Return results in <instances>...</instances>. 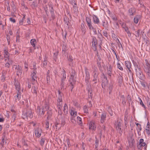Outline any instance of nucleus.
Masks as SVG:
<instances>
[{
	"label": "nucleus",
	"instance_id": "1",
	"mask_svg": "<svg viewBox=\"0 0 150 150\" xmlns=\"http://www.w3.org/2000/svg\"><path fill=\"white\" fill-rule=\"evenodd\" d=\"M145 66L144 69V71L146 74L147 78L150 80V59L149 61L148 60H145Z\"/></svg>",
	"mask_w": 150,
	"mask_h": 150
},
{
	"label": "nucleus",
	"instance_id": "2",
	"mask_svg": "<svg viewBox=\"0 0 150 150\" xmlns=\"http://www.w3.org/2000/svg\"><path fill=\"white\" fill-rule=\"evenodd\" d=\"M49 108V104L47 103H45L44 106H43L42 108H40L39 106L37 107V112L38 114H39L40 115H44L45 112L48 110Z\"/></svg>",
	"mask_w": 150,
	"mask_h": 150
},
{
	"label": "nucleus",
	"instance_id": "3",
	"mask_svg": "<svg viewBox=\"0 0 150 150\" xmlns=\"http://www.w3.org/2000/svg\"><path fill=\"white\" fill-rule=\"evenodd\" d=\"M33 116L32 112L30 110H27L25 112H23L22 115V117L23 119H28V117L31 119L32 118Z\"/></svg>",
	"mask_w": 150,
	"mask_h": 150
},
{
	"label": "nucleus",
	"instance_id": "4",
	"mask_svg": "<svg viewBox=\"0 0 150 150\" xmlns=\"http://www.w3.org/2000/svg\"><path fill=\"white\" fill-rule=\"evenodd\" d=\"M121 123L118 120L115 121V126L117 130L118 131L119 133L121 135L122 133V130L121 128Z\"/></svg>",
	"mask_w": 150,
	"mask_h": 150
},
{
	"label": "nucleus",
	"instance_id": "5",
	"mask_svg": "<svg viewBox=\"0 0 150 150\" xmlns=\"http://www.w3.org/2000/svg\"><path fill=\"white\" fill-rule=\"evenodd\" d=\"M74 74H72L71 75V76L69 81L70 84L69 86H70L71 88V91H72V90L74 88V85L75 84V80L74 78Z\"/></svg>",
	"mask_w": 150,
	"mask_h": 150
},
{
	"label": "nucleus",
	"instance_id": "6",
	"mask_svg": "<svg viewBox=\"0 0 150 150\" xmlns=\"http://www.w3.org/2000/svg\"><path fill=\"white\" fill-rule=\"evenodd\" d=\"M93 81L95 83H97V80L98 78V76L99 74V72L98 70V69L96 67H94L93 69Z\"/></svg>",
	"mask_w": 150,
	"mask_h": 150
},
{
	"label": "nucleus",
	"instance_id": "7",
	"mask_svg": "<svg viewBox=\"0 0 150 150\" xmlns=\"http://www.w3.org/2000/svg\"><path fill=\"white\" fill-rule=\"evenodd\" d=\"M102 76L103 78V82L102 83V86L103 88H105V87L108 84V81L107 80V77L103 74Z\"/></svg>",
	"mask_w": 150,
	"mask_h": 150
},
{
	"label": "nucleus",
	"instance_id": "8",
	"mask_svg": "<svg viewBox=\"0 0 150 150\" xmlns=\"http://www.w3.org/2000/svg\"><path fill=\"white\" fill-rule=\"evenodd\" d=\"M86 21L89 29L90 30L93 29L94 28L92 25V23L91 19L89 17H86Z\"/></svg>",
	"mask_w": 150,
	"mask_h": 150
},
{
	"label": "nucleus",
	"instance_id": "9",
	"mask_svg": "<svg viewBox=\"0 0 150 150\" xmlns=\"http://www.w3.org/2000/svg\"><path fill=\"white\" fill-rule=\"evenodd\" d=\"M136 10L135 8L132 7L129 8L128 10V15L129 16H133L136 13Z\"/></svg>",
	"mask_w": 150,
	"mask_h": 150
},
{
	"label": "nucleus",
	"instance_id": "10",
	"mask_svg": "<svg viewBox=\"0 0 150 150\" xmlns=\"http://www.w3.org/2000/svg\"><path fill=\"white\" fill-rule=\"evenodd\" d=\"M136 74L137 76L141 79H142L143 77V75L142 72L141 70L140 69L138 68L135 69Z\"/></svg>",
	"mask_w": 150,
	"mask_h": 150
},
{
	"label": "nucleus",
	"instance_id": "11",
	"mask_svg": "<svg viewBox=\"0 0 150 150\" xmlns=\"http://www.w3.org/2000/svg\"><path fill=\"white\" fill-rule=\"evenodd\" d=\"M96 126L94 121L92 120L90 122L89 127V129H92L94 131L96 129Z\"/></svg>",
	"mask_w": 150,
	"mask_h": 150
},
{
	"label": "nucleus",
	"instance_id": "12",
	"mask_svg": "<svg viewBox=\"0 0 150 150\" xmlns=\"http://www.w3.org/2000/svg\"><path fill=\"white\" fill-rule=\"evenodd\" d=\"M42 132V129L39 128H37L35 130V135L38 138H39L41 136Z\"/></svg>",
	"mask_w": 150,
	"mask_h": 150
},
{
	"label": "nucleus",
	"instance_id": "13",
	"mask_svg": "<svg viewBox=\"0 0 150 150\" xmlns=\"http://www.w3.org/2000/svg\"><path fill=\"white\" fill-rule=\"evenodd\" d=\"M31 91L32 93L35 95V97L37 96L38 93V86L37 85L33 86Z\"/></svg>",
	"mask_w": 150,
	"mask_h": 150
},
{
	"label": "nucleus",
	"instance_id": "14",
	"mask_svg": "<svg viewBox=\"0 0 150 150\" xmlns=\"http://www.w3.org/2000/svg\"><path fill=\"white\" fill-rule=\"evenodd\" d=\"M106 113L104 111L102 112V114L100 116V122L103 123L106 120Z\"/></svg>",
	"mask_w": 150,
	"mask_h": 150
},
{
	"label": "nucleus",
	"instance_id": "15",
	"mask_svg": "<svg viewBox=\"0 0 150 150\" xmlns=\"http://www.w3.org/2000/svg\"><path fill=\"white\" fill-rule=\"evenodd\" d=\"M86 73L85 82L88 84L90 80V74L88 69H86L85 70Z\"/></svg>",
	"mask_w": 150,
	"mask_h": 150
},
{
	"label": "nucleus",
	"instance_id": "16",
	"mask_svg": "<svg viewBox=\"0 0 150 150\" xmlns=\"http://www.w3.org/2000/svg\"><path fill=\"white\" fill-rule=\"evenodd\" d=\"M61 125L59 123L57 122L55 124V127L57 129L60 128L61 127L63 126L65 124V120L64 118H61Z\"/></svg>",
	"mask_w": 150,
	"mask_h": 150
},
{
	"label": "nucleus",
	"instance_id": "17",
	"mask_svg": "<svg viewBox=\"0 0 150 150\" xmlns=\"http://www.w3.org/2000/svg\"><path fill=\"white\" fill-rule=\"evenodd\" d=\"M36 66L34 67L33 70V72L31 74V76L32 79L34 80V79H36L37 77L36 76Z\"/></svg>",
	"mask_w": 150,
	"mask_h": 150
},
{
	"label": "nucleus",
	"instance_id": "18",
	"mask_svg": "<svg viewBox=\"0 0 150 150\" xmlns=\"http://www.w3.org/2000/svg\"><path fill=\"white\" fill-rule=\"evenodd\" d=\"M93 19L94 23L95 24H98L100 23L99 20L98 18L96 15H94L93 16Z\"/></svg>",
	"mask_w": 150,
	"mask_h": 150
},
{
	"label": "nucleus",
	"instance_id": "19",
	"mask_svg": "<svg viewBox=\"0 0 150 150\" xmlns=\"http://www.w3.org/2000/svg\"><path fill=\"white\" fill-rule=\"evenodd\" d=\"M88 90V98L91 99H92L93 94L92 93V90L90 86H88V88H87Z\"/></svg>",
	"mask_w": 150,
	"mask_h": 150
},
{
	"label": "nucleus",
	"instance_id": "20",
	"mask_svg": "<svg viewBox=\"0 0 150 150\" xmlns=\"http://www.w3.org/2000/svg\"><path fill=\"white\" fill-rule=\"evenodd\" d=\"M21 92H17L16 95L14 96L15 101L17 102L19 101L21 98Z\"/></svg>",
	"mask_w": 150,
	"mask_h": 150
},
{
	"label": "nucleus",
	"instance_id": "21",
	"mask_svg": "<svg viewBox=\"0 0 150 150\" xmlns=\"http://www.w3.org/2000/svg\"><path fill=\"white\" fill-rule=\"evenodd\" d=\"M73 6V12L76 14H77L78 12V9L77 6L76 4V2L74 4Z\"/></svg>",
	"mask_w": 150,
	"mask_h": 150
},
{
	"label": "nucleus",
	"instance_id": "22",
	"mask_svg": "<svg viewBox=\"0 0 150 150\" xmlns=\"http://www.w3.org/2000/svg\"><path fill=\"white\" fill-rule=\"evenodd\" d=\"M22 68L21 67H18V68L16 70V74L18 76H21L22 74Z\"/></svg>",
	"mask_w": 150,
	"mask_h": 150
},
{
	"label": "nucleus",
	"instance_id": "23",
	"mask_svg": "<svg viewBox=\"0 0 150 150\" xmlns=\"http://www.w3.org/2000/svg\"><path fill=\"white\" fill-rule=\"evenodd\" d=\"M125 66L127 67L129 71H131L130 70L131 65V62L128 61H125Z\"/></svg>",
	"mask_w": 150,
	"mask_h": 150
},
{
	"label": "nucleus",
	"instance_id": "24",
	"mask_svg": "<svg viewBox=\"0 0 150 150\" xmlns=\"http://www.w3.org/2000/svg\"><path fill=\"white\" fill-rule=\"evenodd\" d=\"M81 29L82 33L83 34V35H84L86 32V28L84 24L83 23H81Z\"/></svg>",
	"mask_w": 150,
	"mask_h": 150
},
{
	"label": "nucleus",
	"instance_id": "25",
	"mask_svg": "<svg viewBox=\"0 0 150 150\" xmlns=\"http://www.w3.org/2000/svg\"><path fill=\"white\" fill-rule=\"evenodd\" d=\"M92 46L93 47H95L96 48V45H97V40L95 37H93L92 38Z\"/></svg>",
	"mask_w": 150,
	"mask_h": 150
},
{
	"label": "nucleus",
	"instance_id": "26",
	"mask_svg": "<svg viewBox=\"0 0 150 150\" xmlns=\"http://www.w3.org/2000/svg\"><path fill=\"white\" fill-rule=\"evenodd\" d=\"M112 69L110 66H109L108 68L107 69V73L110 76H111L112 75Z\"/></svg>",
	"mask_w": 150,
	"mask_h": 150
},
{
	"label": "nucleus",
	"instance_id": "27",
	"mask_svg": "<svg viewBox=\"0 0 150 150\" xmlns=\"http://www.w3.org/2000/svg\"><path fill=\"white\" fill-rule=\"evenodd\" d=\"M96 140L95 141V143L94 144L95 148L97 150L98 149L99 146V140L96 137H95Z\"/></svg>",
	"mask_w": 150,
	"mask_h": 150
},
{
	"label": "nucleus",
	"instance_id": "28",
	"mask_svg": "<svg viewBox=\"0 0 150 150\" xmlns=\"http://www.w3.org/2000/svg\"><path fill=\"white\" fill-rule=\"evenodd\" d=\"M15 86L16 90L18 91V92H20V87L19 85V83L17 82L15 84Z\"/></svg>",
	"mask_w": 150,
	"mask_h": 150
},
{
	"label": "nucleus",
	"instance_id": "29",
	"mask_svg": "<svg viewBox=\"0 0 150 150\" xmlns=\"http://www.w3.org/2000/svg\"><path fill=\"white\" fill-rule=\"evenodd\" d=\"M70 114L71 116L76 117L77 115V112L74 109L71 110Z\"/></svg>",
	"mask_w": 150,
	"mask_h": 150
},
{
	"label": "nucleus",
	"instance_id": "30",
	"mask_svg": "<svg viewBox=\"0 0 150 150\" xmlns=\"http://www.w3.org/2000/svg\"><path fill=\"white\" fill-rule=\"evenodd\" d=\"M44 59V60L41 64V67H45L47 64V61L45 57Z\"/></svg>",
	"mask_w": 150,
	"mask_h": 150
},
{
	"label": "nucleus",
	"instance_id": "31",
	"mask_svg": "<svg viewBox=\"0 0 150 150\" xmlns=\"http://www.w3.org/2000/svg\"><path fill=\"white\" fill-rule=\"evenodd\" d=\"M139 143V145L141 146H144L146 145V143L144 142V140L143 139H140Z\"/></svg>",
	"mask_w": 150,
	"mask_h": 150
},
{
	"label": "nucleus",
	"instance_id": "32",
	"mask_svg": "<svg viewBox=\"0 0 150 150\" xmlns=\"http://www.w3.org/2000/svg\"><path fill=\"white\" fill-rule=\"evenodd\" d=\"M68 60L69 62V65L71 66H72L73 65V61L72 57L71 56H69Z\"/></svg>",
	"mask_w": 150,
	"mask_h": 150
},
{
	"label": "nucleus",
	"instance_id": "33",
	"mask_svg": "<svg viewBox=\"0 0 150 150\" xmlns=\"http://www.w3.org/2000/svg\"><path fill=\"white\" fill-rule=\"evenodd\" d=\"M140 18V16L138 15L136 16L134 18V22L136 24L138 23Z\"/></svg>",
	"mask_w": 150,
	"mask_h": 150
},
{
	"label": "nucleus",
	"instance_id": "34",
	"mask_svg": "<svg viewBox=\"0 0 150 150\" xmlns=\"http://www.w3.org/2000/svg\"><path fill=\"white\" fill-rule=\"evenodd\" d=\"M64 112L65 114H67L68 112V107L66 104H65L64 106Z\"/></svg>",
	"mask_w": 150,
	"mask_h": 150
},
{
	"label": "nucleus",
	"instance_id": "35",
	"mask_svg": "<svg viewBox=\"0 0 150 150\" xmlns=\"http://www.w3.org/2000/svg\"><path fill=\"white\" fill-rule=\"evenodd\" d=\"M36 42V40L35 39H32L30 40V43L32 45L33 47H35V43Z\"/></svg>",
	"mask_w": 150,
	"mask_h": 150
},
{
	"label": "nucleus",
	"instance_id": "36",
	"mask_svg": "<svg viewBox=\"0 0 150 150\" xmlns=\"http://www.w3.org/2000/svg\"><path fill=\"white\" fill-rule=\"evenodd\" d=\"M108 22L106 21H102V25L105 28H107L108 27Z\"/></svg>",
	"mask_w": 150,
	"mask_h": 150
},
{
	"label": "nucleus",
	"instance_id": "37",
	"mask_svg": "<svg viewBox=\"0 0 150 150\" xmlns=\"http://www.w3.org/2000/svg\"><path fill=\"white\" fill-rule=\"evenodd\" d=\"M137 130V132L138 134H140V132L142 130V128L141 125H139L136 128Z\"/></svg>",
	"mask_w": 150,
	"mask_h": 150
},
{
	"label": "nucleus",
	"instance_id": "38",
	"mask_svg": "<svg viewBox=\"0 0 150 150\" xmlns=\"http://www.w3.org/2000/svg\"><path fill=\"white\" fill-rule=\"evenodd\" d=\"M138 99L139 100V101L140 102V104L141 105L142 107H143L145 109H146V107L144 105L142 100L141 98L139 97L138 98Z\"/></svg>",
	"mask_w": 150,
	"mask_h": 150
},
{
	"label": "nucleus",
	"instance_id": "39",
	"mask_svg": "<svg viewBox=\"0 0 150 150\" xmlns=\"http://www.w3.org/2000/svg\"><path fill=\"white\" fill-rule=\"evenodd\" d=\"M36 79H34V80H33V79H32V83L34 85V86H36V85L37 86L38 85V83Z\"/></svg>",
	"mask_w": 150,
	"mask_h": 150
},
{
	"label": "nucleus",
	"instance_id": "40",
	"mask_svg": "<svg viewBox=\"0 0 150 150\" xmlns=\"http://www.w3.org/2000/svg\"><path fill=\"white\" fill-rule=\"evenodd\" d=\"M62 102H58L57 107L58 109L60 110H61L62 106Z\"/></svg>",
	"mask_w": 150,
	"mask_h": 150
},
{
	"label": "nucleus",
	"instance_id": "41",
	"mask_svg": "<svg viewBox=\"0 0 150 150\" xmlns=\"http://www.w3.org/2000/svg\"><path fill=\"white\" fill-rule=\"evenodd\" d=\"M25 15H23V17L22 18V20L20 21L19 24L20 25H23V22L24 21L25 19Z\"/></svg>",
	"mask_w": 150,
	"mask_h": 150
},
{
	"label": "nucleus",
	"instance_id": "42",
	"mask_svg": "<svg viewBox=\"0 0 150 150\" xmlns=\"http://www.w3.org/2000/svg\"><path fill=\"white\" fill-rule=\"evenodd\" d=\"M140 31V30L139 29L135 32V34L134 35L136 37L138 38L139 37Z\"/></svg>",
	"mask_w": 150,
	"mask_h": 150
},
{
	"label": "nucleus",
	"instance_id": "43",
	"mask_svg": "<svg viewBox=\"0 0 150 150\" xmlns=\"http://www.w3.org/2000/svg\"><path fill=\"white\" fill-rule=\"evenodd\" d=\"M45 138H42L40 142V144L41 146H43L44 144V143L45 142Z\"/></svg>",
	"mask_w": 150,
	"mask_h": 150
},
{
	"label": "nucleus",
	"instance_id": "44",
	"mask_svg": "<svg viewBox=\"0 0 150 150\" xmlns=\"http://www.w3.org/2000/svg\"><path fill=\"white\" fill-rule=\"evenodd\" d=\"M4 57L5 58H7V59L8 58V57H9V56L8 55V51L6 50H4Z\"/></svg>",
	"mask_w": 150,
	"mask_h": 150
},
{
	"label": "nucleus",
	"instance_id": "45",
	"mask_svg": "<svg viewBox=\"0 0 150 150\" xmlns=\"http://www.w3.org/2000/svg\"><path fill=\"white\" fill-rule=\"evenodd\" d=\"M59 95L58 96V99L57 100V102H62V96L60 95V91H58Z\"/></svg>",
	"mask_w": 150,
	"mask_h": 150
},
{
	"label": "nucleus",
	"instance_id": "46",
	"mask_svg": "<svg viewBox=\"0 0 150 150\" xmlns=\"http://www.w3.org/2000/svg\"><path fill=\"white\" fill-rule=\"evenodd\" d=\"M113 88V85L112 84H110L108 90L109 91V93L110 94L111 92L112 91Z\"/></svg>",
	"mask_w": 150,
	"mask_h": 150
},
{
	"label": "nucleus",
	"instance_id": "47",
	"mask_svg": "<svg viewBox=\"0 0 150 150\" xmlns=\"http://www.w3.org/2000/svg\"><path fill=\"white\" fill-rule=\"evenodd\" d=\"M52 114V112L51 111L49 110L47 112V118L48 119L50 118Z\"/></svg>",
	"mask_w": 150,
	"mask_h": 150
},
{
	"label": "nucleus",
	"instance_id": "48",
	"mask_svg": "<svg viewBox=\"0 0 150 150\" xmlns=\"http://www.w3.org/2000/svg\"><path fill=\"white\" fill-rule=\"evenodd\" d=\"M58 55V52H57L54 53V59L56 62L57 60V56Z\"/></svg>",
	"mask_w": 150,
	"mask_h": 150
},
{
	"label": "nucleus",
	"instance_id": "49",
	"mask_svg": "<svg viewBox=\"0 0 150 150\" xmlns=\"http://www.w3.org/2000/svg\"><path fill=\"white\" fill-rule=\"evenodd\" d=\"M117 68H118L119 69H120V70H123V68L122 67L120 63L119 62H118L117 64Z\"/></svg>",
	"mask_w": 150,
	"mask_h": 150
},
{
	"label": "nucleus",
	"instance_id": "50",
	"mask_svg": "<svg viewBox=\"0 0 150 150\" xmlns=\"http://www.w3.org/2000/svg\"><path fill=\"white\" fill-rule=\"evenodd\" d=\"M83 111H84V113H86V114L88 113V110L87 109V107L86 106H83Z\"/></svg>",
	"mask_w": 150,
	"mask_h": 150
},
{
	"label": "nucleus",
	"instance_id": "51",
	"mask_svg": "<svg viewBox=\"0 0 150 150\" xmlns=\"http://www.w3.org/2000/svg\"><path fill=\"white\" fill-rule=\"evenodd\" d=\"M77 122L79 123V124H82V121H81V118L79 117V116H78L77 117Z\"/></svg>",
	"mask_w": 150,
	"mask_h": 150
},
{
	"label": "nucleus",
	"instance_id": "52",
	"mask_svg": "<svg viewBox=\"0 0 150 150\" xmlns=\"http://www.w3.org/2000/svg\"><path fill=\"white\" fill-rule=\"evenodd\" d=\"M146 133L149 135L150 134V127H146Z\"/></svg>",
	"mask_w": 150,
	"mask_h": 150
},
{
	"label": "nucleus",
	"instance_id": "53",
	"mask_svg": "<svg viewBox=\"0 0 150 150\" xmlns=\"http://www.w3.org/2000/svg\"><path fill=\"white\" fill-rule=\"evenodd\" d=\"M46 80L47 83L49 84L50 82V77L49 75H47Z\"/></svg>",
	"mask_w": 150,
	"mask_h": 150
},
{
	"label": "nucleus",
	"instance_id": "54",
	"mask_svg": "<svg viewBox=\"0 0 150 150\" xmlns=\"http://www.w3.org/2000/svg\"><path fill=\"white\" fill-rule=\"evenodd\" d=\"M108 110L109 113L110 114V116H112L113 115V113L112 112L111 109L110 107H109L108 108Z\"/></svg>",
	"mask_w": 150,
	"mask_h": 150
},
{
	"label": "nucleus",
	"instance_id": "55",
	"mask_svg": "<svg viewBox=\"0 0 150 150\" xmlns=\"http://www.w3.org/2000/svg\"><path fill=\"white\" fill-rule=\"evenodd\" d=\"M62 78H66V72L64 69H63V71H62Z\"/></svg>",
	"mask_w": 150,
	"mask_h": 150
},
{
	"label": "nucleus",
	"instance_id": "56",
	"mask_svg": "<svg viewBox=\"0 0 150 150\" xmlns=\"http://www.w3.org/2000/svg\"><path fill=\"white\" fill-rule=\"evenodd\" d=\"M1 144L2 146L3 147L4 145L5 144H6V141L5 140L4 138H3L2 139L1 142Z\"/></svg>",
	"mask_w": 150,
	"mask_h": 150
},
{
	"label": "nucleus",
	"instance_id": "57",
	"mask_svg": "<svg viewBox=\"0 0 150 150\" xmlns=\"http://www.w3.org/2000/svg\"><path fill=\"white\" fill-rule=\"evenodd\" d=\"M64 82H61V89H64Z\"/></svg>",
	"mask_w": 150,
	"mask_h": 150
},
{
	"label": "nucleus",
	"instance_id": "58",
	"mask_svg": "<svg viewBox=\"0 0 150 150\" xmlns=\"http://www.w3.org/2000/svg\"><path fill=\"white\" fill-rule=\"evenodd\" d=\"M25 65V69H26V71H27L28 70V65L26 62H25L24 63Z\"/></svg>",
	"mask_w": 150,
	"mask_h": 150
},
{
	"label": "nucleus",
	"instance_id": "59",
	"mask_svg": "<svg viewBox=\"0 0 150 150\" xmlns=\"http://www.w3.org/2000/svg\"><path fill=\"white\" fill-rule=\"evenodd\" d=\"M9 19L10 21L13 23H15L16 22L15 20L13 18H10Z\"/></svg>",
	"mask_w": 150,
	"mask_h": 150
},
{
	"label": "nucleus",
	"instance_id": "60",
	"mask_svg": "<svg viewBox=\"0 0 150 150\" xmlns=\"http://www.w3.org/2000/svg\"><path fill=\"white\" fill-rule=\"evenodd\" d=\"M75 117L74 116H71V120L72 122L74 123V122H76V121L75 120V119H74V117Z\"/></svg>",
	"mask_w": 150,
	"mask_h": 150
},
{
	"label": "nucleus",
	"instance_id": "61",
	"mask_svg": "<svg viewBox=\"0 0 150 150\" xmlns=\"http://www.w3.org/2000/svg\"><path fill=\"white\" fill-rule=\"evenodd\" d=\"M127 117H126V116H125V118H124V120H125V125L126 126L127 124Z\"/></svg>",
	"mask_w": 150,
	"mask_h": 150
},
{
	"label": "nucleus",
	"instance_id": "62",
	"mask_svg": "<svg viewBox=\"0 0 150 150\" xmlns=\"http://www.w3.org/2000/svg\"><path fill=\"white\" fill-rule=\"evenodd\" d=\"M19 35H17L16 37V42H17L18 43L19 42Z\"/></svg>",
	"mask_w": 150,
	"mask_h": 150
},
{
	"label": "nucleus",
	"instance_id": "63",
	"mask_svg": "<svg viewBox=\"0 0 150 150\" xmlns=\"http://www.w3.org/2000/svg\"><path fill=\"white\" fill-rule=\"evenodd\" d=\"M5 76L3 74L1 76V80L3 81H4L5 80Z\"/></svg>",
	"mask_w": 150,
	"mask_h": 150
},
{
	"label": "nucleus",
	"instance_id": "64",
	"mask_svg": "<svg viewBox=\"0 0 150 150\" xmlns=\"http://www.w3.org/2000/svg\"><path fill=\"white\" fill-rule=\"evenodd\" d=\"M147 103L148 106L149 108H150V99L148 97L147 99Z\"/></svg>",
	"mask_w": 150,
	"mask_h": 150
}]
</instances>
